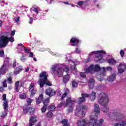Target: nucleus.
Masks as SVG:
<instances>
[{
  "instance_id": "nucleus-3",
  "label": "nucleus",
  "mask_w": 126,
  "mask_h": 126,
  "mask_svg": "<svg viewBox=\"0 0 126 126\" xmlns=\"http://www.w3.org/2000/svg\"><path fill=\"white\" fill-rule=\"evenodd\" d=\"M82 97H80L78 103L79 105L77 106V108L75 110V114L77 117H84L86 112H87V107L83 105H81V103L85 102V98H88L89 97V94H82Z\"/></svg>"
},
{
  "instance_id": "nucleus-13",
  "label": "nucleus",
  "mask_w": 126,
  "mask_h": 126,
  "mask_svg": "<svg viewBox=\"0 0 126 126\" xmlns=\"http://www.w3.org/2000/svg\"><path fill=\"white\" fill-rule=\"evenodd\" d=\"M71 70H72V72L75 75L76 77H79V76H81L82 78H85V77H86L85 73L79 72L77 71V69L74 66L71 67Z\"/></svg>"
},
{
  "instance_id": "nucleus-60",
  "label": "nucleus",
  "mask_w": 126,
  "mask_h": 126,
  "mask_svg": "<svg viewBox=\"0 0 126 126\" xmlns=\"http://www.w3.org/2000/svg\"><path fill=\"white\" fill-rule=\"evenodd\" d=\"M57 95H58V96H61V93H58Z\"/></svg>"
},
{
  "instance_id": "nucleus-46",
  "label": "nucleus",
  "mask_w": 126,
  "mask_h": 126,
  "mask_svg": "<svg viewBox=\"0 0 126 126\" xmlns=\"http://www.w3.org/2000/svg\"><path fill=\"white\" fill-rule=\"evenodd\" d=\"M29 57L30 58H33L34 57V53L33 52H30L29 53Z\"/></svg>"
},
{
  "instance_id": "nucleus-31",
  "label": "nucleus",
  "mask_w": 126,
  "mask_h": 126,
  "mask_svg": "<svg viewBox=\"0 0 126 126\" xmlns=\"http://www.w3.org/2000/svg\"><path fill=\"white\" fill-rule=\"evenodd\" d=\"M44 95L43 94H40L38 98L36 100V104H40L43 101V98Z\"/></svg>"
},
{
  "instance_id": "nucleus-6",
  "label": "nucleus",
  "mask_w": 126,
  "mask_h": 126,
  "mask_svg": "<svg viewBox=\"0 0 126 126\" xmlns=\"http://www.w3.org/2000/svg\"><path fill=\"white\" fill-rule=\"evenodd\" d=\"M110 120L112 121H116V122H119V123L114 124V126H126V121H123L124 119V115L119 113V112L115 111L113 113H110L109 115Z\"/></svg>"
},
{
  "instance_id": "nucleus-51",
  "label": "nucleus",
  "mask_w": 126,
  "mask_h": 126,
  "mask_svg": "<svg viewBox=\"0 0 126 126\" xmlns=\"http://www.w3.org/2000/svg\"><path fill=\"white\" fill-rule=\"evenodd\" d=\"M18 64V63H16V61H14L13 63V67H16V65H17Z\"/></svg>"
},
{
  "instance_id": "nucleus-33",
  "label": "nucleus",
  "mask_w": 126,
  "mask_h": 126,
  "mask_svg": "<svg viewBox=\"0 0 126 126\" xmlns=\"http://www.w3.org/2000/svg\"><path fill=\"white\" fill-rule=\"evenodd\" d=\"M61 123L63 125V126H69V125L68 124V121L65 119H64L61 121Z\"/></svg>"
},
{
  "instance_id": "nucleus-59",
  "label": "nucleus",
  "mask_w": 126,
  "mask_h": 126,
  "mask_svg": "<svg viewBox=\"0 0 126 126\" xmlns=\"http://www.w3.org/2000/svg\"><path fill=\"white\" fill-rule=\"evenodd\" d=\"M33 60H34V61L35 62H37V58H33Z\"/></svg>"
},
{
  "instance_id": "nucleus-28",
  "label": "nucleus",
  "mask_w": 126,
  "mask_h": 126,
  "mask_svg": "<svg viewBox=\"0 0 126 126\" xmlns=\"http://www.w3.org/2000/svg\"><path fill=\"white\" fill-rule=\"evenodd\" d=\"M15 86V90L16 92H19V90L21 87V86H19V81L16 82Z\"/></svg>"
},
{
  "instance_id": "nucleus-17",
  "label": "nucleus",
  "mask_w": 126,
  "mask_h": 126,
  "mask_svg": "<svg viewBox=\"0 0 126 126\" xmlns=\"http://www.w3.org/2000/svg\"><path fill=\"white\" fill-rule=\"evenodd\" d=\"M126 68V63H120L118 67V70L119 73H123L125 71Z\"/></svg>"
},
{
  "instance_id": "nucleus-16",
  "label": "nucleus",
  "mask_w": 126,
  "mask_h": 126,
  "mask_svg": "<svg viewBox=\"0 0 126 126\" xmlns=\"http://www.w3.org/2000/svg\"><path fill=\"white\" fill-rule=\"evenodd\" d=\"M31 11L32 12L33 17H36L37 15L39 14V12L41 11V9L39 7H32L31 9Z\"/></svg>"
},
{
  "instance_id": "nucleus-45",
  "label": "nucleus",
  "mask_w": 126,
  "mask_h": 126,
  "mask_svg": "<svg viewBox=\"0 0 126 126\" xmlns=\"http://www.w3.org/2000/svg\"><path fill=\"white\" fill-rule=\"evenodd\" d=\"M4 57V51L1 50L0 51V57Z\"/></svg>"
},
{
  "instance_id": "nucleus-49",
  "label": "nucleus",
  "mask_w": 126,
  "mask_h": 126,
  "mask_svg": "<svg viewBox=\"0 0 126 126\" xmlns=\"http://www.w3.org/2000/svg\"><path fill=\"white\" fill-rule=\"evenodd\" d=\"M120 54L121 57H124V55H125V52H124L123 50H121L120 51Z\"/></svg>"
},
{
  "instance_id": "nucleus-62",
  "label": "nucleus",
  "mask_w": 126,
  "mask_h": 126,
  "mask_svg": "<svg viewBox=\"0 0 126 126\" xmlns=\"http://www.w3.org/2000/svg\"><path fill=\"white\" fill-rule=\"evenodd\" d=\"M97 0H94V2H96L97 1Z\"/></svg>"
},
{
  "instance_id": "nucleus-39",
  "label": "nucleus",
  "mask_w": 126,
  "mask_h": 126,
  "mask_svg": "<svg viewBox=\"0 0 126 126\" xmlns=\"http://www.w3.org/2000/svg\"><path fill=\"white\" fill-rule=\"evenodd\" d=\"M50 111L52 112V111H54L56 109V107L54 105H50L49 106Z\"/></svg>"
},
{
  "instance_id": "nucleus-43",
  "label": "nucleus",
  "mask_w": 126,
  "mask_h": 126,
  "mask_svg": "<svg viewBox=\"0 0 126 126\" xmlns=\"http://www.w3.org/2000/svg\"><path fill=\"white\" fill-rule=\"evenodd\" d=\"M2 84H3V87H7V84L6 83V80H5L3 82Z\"/></svg>"
},
{
  "instance_id": "nucleus-58",
  "label": "nucleus",
  "mask_w": 126,
  "mask_h": 126,
  "mask_svg": "<svg viewBox=\"0 0 126 126\" xmlns=\"http://www.w3.org/2000/svg\"><path fill=\"white\" fill-rule=\"evenodd\" d=\"M28 70H29V68H27L26 69H25V72H27L28 71Z\"/></svg>"
},
{
  "instance_id": "nucleus-53",
  "label": "nucleus",
  "mask_w": 126,
  "mask_h": 126,
  "mask_svg": "<svg viewBox=\"0 0 126 126\" xmlns=\"http://www.w3.org/2000/svg\"><path fill=\"white\" fill-rule=\"evenodd\" d=\"M26 60V59L23 56L21 58V61L22 62H24Z\"/></svg>"
},
{
  "instance_id": "nucleus-34",
  "label": "nucleus",
  "mask_w": 126,
  "mask_h": 126,
  "mask_svg": "<svg viewBox=\"0 0 126 126\" xmlns=\"http://www.w3.org/2000/svg\"><path fill=\"white\" fill-rule=\"evenodd\" d=\"M72 87H73L74 88H75L77 87V86H78V83H77V82L73 80L72 82Z\"/></svg>"
},
{
  "instance_id": "nucleus-21",
  "label": "nucleus",
  "mask_w": 126,
  "mask_h": 126,
  "mask_svg": "<svg viewBox=\"0 0 126 126\" xmlns=\"http://www.w3.org/2000/svg\"><path fill=\"white\" fill-rule=\"evenodd\" d=\"M34 111V109L29 107L28 106H25L23 107V112L24 114H27V113H28L29 112L30 114H31L32 113V111Z\"/></svg>"
},
{
  "instance_id": "nucleus-25",
  "label": "nucleus",
  "mask_w": 126,
  "mask_h": 126,
  "mask_svg": "<svg viewBox=\"0 0 126 126\" xmlns=\"http://www.w3.org/2000/svg\"><path fill=\"white\" fill-rule=\"evenodd\" d=\"M19 53H22L24 51V46L22 44H19L17 47Z\"/></svg>"
},
{
  "instance_id": "nucleus-4",
  "label": "nucleus",
  "mask_w": 126,
  "mask_h": 126,
  "mask_svg": "<svg viewBox=\"0 0 126 126\" xmlns=\"http://www.w3.org/2000/svg\"><path fill=\"white\" fill-rule=\"evenodd\" d=\"M104 55H106V51L103 50L92 51L89 53L88 59L84 60L83 63H88V62H90V59L93 57H95L94 60L96 62H98L99 63H105L106 60L103 59V56H104Z\"/></svg>"
},
{
  "instance_id": "nucleus-12",
  "label": "nucleus",
  "mask_w": 126,
  "mask_h": 126,
  "mask_svg": "<svg viewBox=\"0 0 126 126\" xmlns=\"http://www.w3.org/2000/svg\"><path fill=\"white\" fill-rule=\"evenodd\" d=\"M3 101H4L3 106L4 107V112H3L1 117L5 118V116L7 115V110H8V103L6 101V94H3Z\"/></svg>"
},
{
  "instance_id": "nucleus-35",
  "label": "nucleus",
  "mask_w": 126,
  "mask_h": 126,
  "mask_svg": "<svg viewBox=\"0 0 126 126\" xmlns=\"http://www.w3.org/2000/svg\"><path fill=\"white\" fill-rule=\"evenodd\" d=\"M81 52V49H80V48L78 47H76L74 51V53L75 54H80Z\"/></svg>"
},
{
  "instance_id": "nucleus-29",
  "label": "nucleus",
  "mask_w": 126,
  "mask_h": 126,
  "mask_svg": "<svg viewBox=\"0 0 126 126\" xmlns=\"http://www.w3.org/2000/svg\"><path fill=\"white\" fill-rule=\"evenodd\" d=\"M116 79V74H113L111 75L108 78V81H110V82H112V81H114Z\"/></svg>"
},
{
  "instance_id": "nucleus-56",
  "label": "nucleus",
  "mask_w": 126,
  "mask_h": 126,
  "mask_svg": "<svg viewBox=\"0 0 126 126\" xmlns=\"http://www.w3.org/2000/svg\"><path fill=\"white\" fill-rule=\"evenodd\" d=\"M46 1H47L48 3H52V0H45Z\"/></svg>"
},
{
  "instance_id": "nucleus-48",
  "label": "nucleus",
  "mask_w": 126,
  "mask_h": 126,
  "mask_svg": "<svg viewBox=\"0 0 126 126\" xmlns=\"http://www.w3.org/2000/svg\"><path fill=\"white\" fill-rule=\"evenodd\" d=\"M24 51H25V52L27 53V54H29V53H30V50H29V49H27L26 48H24Z\"/></svg>"
},
{
  "instance_id": "nucleus-19",
  "label": "nucleus",
  "mask_w": 126,
  "mask_h": 126,
  "mask_svg": "<svg viewBox=\"0 0 126 126\" xmlns=\"http://www.w3.org/2000/svg\"><path fill=\"white\" fill-rule=\"evenodd\" d=\"M71 46H77L79 44V40L77 38H72L70 40Z\"/></svg>"
},
{
  "instance_id": "nucleus-38",
  "label": "nucleus",
  "mask_w": 126,
  "mask_h": 126,
  "mask_svg": "<svg viewBox=\"0 0 126 126\" xmlns=\"http://www.w3.org/2000/svg\"><path fill=\"white\" fill-rule=\"evenodd\" d=\"M63 105H64V102L63 101H61L60 104H59L57 108H62V107H63Z\"/></svg>"
},
{
  "instance_id": "nucleus-2",
  "label": "nucleus",
  "mask_w": 126,
  "mask_h": 126,
  "mask_svg": "<svg viewBox=\"0 0 126 126\" xmlns=\"http://www.w3.org/2000/svg\"><path fill=\"white\" fill-rule=\"evenodd\" d=\"M106 70L108 71H111L112 70V67H100V65L97 64L95 65H91L88 68L85 69V71L86 73H94V72H98V74L97 75V79L99 81H102L104 79V77L106 76Z\"/></svg>"
},
{
  "instance_id": "nucleus-36",
  "label": "nucleus",
  "mask_w": 126,
  "mask_h": 126,
  "mask_svg": "<svg viewBox=\"0 0 126 126\" xmlns=\"http://www.w3.org/2000/svg\"><path fill=\"white\" fill-rule=\"evenodd\" d=\"M47 118H53V113L51 111H49L47 114Z\"/></svg>"
},
{
  "instance_id": "nucleus-8",
  "label": "nucleus",
  "mask_w": 126,
  "mask_h": 126,
  "mask_svg": "<svg viewBox=\"0 0 126 126\" xmlns=\"http://www.w3.org/2000/svg\"><path fill=\"white\" fill-rule=\"evenodd\" d=\"M39 77L40 78L38 82V84H39L40 87H43L45 84L48 85V86H51L52 84L50 81H48V73L46 72H42L39 75Z\"/></svg>"
},
{
  "instance_id": "nucleus-44",
  "label": "nucleus",
  "mask_w": 126,
  "mask_h": 126,
  "mask_svg": "<svg viewBox=\"0 0 126 126\" xmlns=\"http://www.w3.org/2000/svg\"><path fill=\"white\" fill-rule=\"evenodd\" d=\"M7 82L9 84H11L12 83V79L11 78H8Z\"/></svg>"
},
{
  "instance_id": "nucleus-10",
  "label": "nucleus",
  "mask_w": 126,
  "mask_h": 126,
  "mask_svg": "<svg viewBox=\"0 0 126 126\" xmlns=\"http://www.w3.org/2000/svg\"><path fill=\"white\" fill-rule=\"evenodd\" d=\"M75 102H76V100L71 98V97H68L67 98L66 103L65 104V108L69 107V108L68 109V113H72V112H73Z\"/></svg>"
},
{
  "instance_id": "nucleus-37",
  "label": "nucleus",
  "mask_w": 126,
  "mask_h": 126,
  "mask_svg": "<svg viewBox=\"0 0 126 126\" xmlns=\"http://www.w3.org/2000/svg\"><path fill=\"white\" fill-rule=\"evenodd\" d=\"M20 99H22V100H24L25 98H26V95H25V94H22L20 95Z\"/></svg>"
},
{
  "instance_id": "nucleus-32",
  "label": "nucleus",
  "mask_w": 126,
  "mask_h": 126,
  "mask_svg": "<svg viewBox=\"0 0 126 126\" xmlns=\"http://www.w3.org/2000/svg\"><path fill=\"white\" fill-rule=\"evenodd\" d=\"M107 62L109 64H115L117 62L114 59H110L107 60Z\"/></svg>"
},
{
  "instance_id": "nucleus-23",
  "label": "nucleus",
  "mask_w": 126,
  "mask_h": 126,
  "mask_svg": "<svg viewBox=\"0 0 126 126\" xmlns=\"http://www.w3.org/2000/svg\"><path fill=\"white\" fill-rule=\"evenodd\" d=\"M69 79H70V76L69 74H67L63 76V83H67V82L69 81Z\"/></svg>"
},
{
  "instance_id": "nucleus-15",
  "label": "nucleus",
  "mask_w": 126,
  "mask_h": 126,
  "mask_svg": "<svg viewBox=\"0 0 126 126\" xmlns=\"http://www.w3.org/2000/svg\"><path fill=\"white\" fill-rule=\"evenodd\" d=\"M29 90L30 92H32L30 94L31 97H33L34 94H36V92H37V89L35 88V84H31L30 85Z\"/></svg>"
},
{
  "instance_id": "nucleus-14",
  "label": "nucleus",
  "mask_w": 126,
  "mask_h": 126,
  "mask_svg": "<svg viewBox=\"0 0 126 126\" xmlns=\"http://www.w3.org/2000/svg\"><path fill=\"white\" fill-rule=\"evenodd\" d=\"M51 98L50 97L47 98L43 102L44 106L41 108L42 113H45L46 111H47V109H48V105L49 103H50V99Z\"/></svg>"
},
{
  "instance_id": "nucleus-54",
  "label": "nucleus",
  "mask_w": 126,
  "mask_h": 126,
  "mask_svg": "<svg viewBox=\"0 0 126 126\" xmlns=\"http://www.w3.org/2000/svg\"><path fill=\"white\" fill-rule=\"evenodd\" d=\"M3 23V22H2L1 20H0V27H1V26H2Z\"/></svg>"
},
{
  "instance_id": "nucleus-11",
  "label": "nucleus",
  "mask_w": 126,
  "mask_h": 126,
  "mask_svg": "<svg viewBox=\"0 0 126 126\" xmlns=\"http://www.w3.org/2000/svg\"><path fill=\"white\" fill-rule=\"evenodd\" d=\"M9 63V58H6L3 65H2V67L0 69V75H3V74L5 73L6 70H7V68H8Z\"/></svg>"
},
{
  "instance_id": "nucleus-42",
  "label": "nucleus",
  "mask_w": 126,
  "mask_h": 126,
  "mask_svg": "<svg viewBox=\"0 0 126 126\" xmlns=\"http://www.w3.org/2000/svg\"><path fill=\"white\" fill-rule=\"evenodd\" d=\"M66 96H67V93H65L63 94L62 95L61 97L62 100H63V99L65 98Z\"/></svg>"
},
{
  "instance_id": "nucleus-61",
  "label": "nucleus",
  "mask_w": 126,
  "mask_h": 126,
  "mask_svg": "<svg viewBox=\"0 0 126 126\" xmlns=\"http://www.w3.org/2000/svg\"><path fill=\"white\" fill-rule=\"evenodd\" d=\"M13 126H17V123H15V124Z\"/></svg>"
},
{
  "instance_id": "nucleus-64",
  "label": "nucleus",
  "mask_w": 126,
  "mask_h": 126,
  "mask_svg": "<svg viewBox=\"0 0 126 126\" xmlns=\"http://www.w3.org/2000/svg\"><path fill=\"white\" fill-rule=\"evenodd\" d=\"M71 6H72V7H73V6H74V5H71Z\"/></svg>"
},
{
  "instance_id": "nucleus-50",
  "label": "nucleus",
  "mask_w": 126,
  "mask_h": 126,
  "mask_svg": "<svg viewBox=\"0 0 126 126\" xmlns=\"http://www.w3.org/2000/svg\"><path fill=\"white\" fill-rule=\"evenodd\" d=\"M14 35H15V30L12 31L11 34V37H13V36H14Z\"/></svg>"
},
{
  "instance_id": "nucleus-57",
  "label": "nucleus",
  "mask_w": 126,
  "mask_h": 126,
  "mask_svg": "<svg viewBox=\"0 0 126 126\" xmlns=\"http://www.w3.org/2000/svg\"><path fill=\"white\" fill-rule=\"evenodd\" d=\"M63 3H64V4H67L68 5H69L68 2H64Z\"/></svg>"
},
{
  "instance_id": "nucleus-20",
  "label": "nucleus",
  "mask_w": 126,
  "mask_h": 126,
  "mask_svg": "<svg viewBox=\"0 0 126 126\" xmlns=\"http://www.w3.org/2000/svg\"><path fill=\"white\" fill-rule=\"evenodd\" d=\"M36 122H37V118H36V117H32L30 118L28 126H34Z\"/></svg>"
},
{
  "instance_id": "nucleus-26",
  "label": "nucleus",
  "mask_w": 126,
  "mask_h": 126,
  "mask_svg": "<svg viewBox=\"0 0 126 126\" xmlns=\"http://www.w3.org/2000/svg\"><path fill=\"white\" fill-rule=\"evenodd\" d=\"M90 98L91 101H94L96 99V92H92L90 95Z\"/></svg>"
},
{
  "instance_id": "nucleus-30",
  "label": "nucleus",
  "mask_w": 126,
  "mask_h": 126,
  "mask_svg": "<svg viewBox=\"0 0 126 126\" xmlns=\"http://www.w3.org/2000/svg\"><path fill=\"white\" fill-rule=\"evenodd\" d=\"M78 5L77 7H81L83 5H87V2L79 1L78 2Z\"/></svg>"
},
{
  "instance_id": "nucleus-22",
  "label": "nucleus",
  "mask_w": 126,
  "mask_h": 126,
  "mask_svg": "<svg viewBox=\"0 0 126 126\" xmlns=\"http://www.w3.org/2000/svg\"><path fill=\"white\" fill-rule=\"evenodd\" d=\"M69 63L71 65L70 68H71V67H73V66L76 68V65H78L80 63L78 61L74 62L72 60H69Z\"/></svg>"
},
{
  "instance_id": "nucleus-40",
  "label": "nucleus",
  "mask_w": 126,
  "mask_h": 126,
  "mask_svg": "<svg viewBox=\"0 0 126 126\" xmlns=\"http://www.w3.org/2000/svg\"><path fill=\"white\" fill-rule=\"evenodd\" d=\"M50 54L52 55V56H55V57H59L58 53H57L56 52L50 51Z\"/></svg>"
},
{
  "instance_id": "nucleus-41",
  "label": "nucleus",
  "mask_w": 126,
  "mask_h": 126,
  "mask_svg": "<svg viewBox=\"0 0 126 126\" xmlns=\"http://www.w3.org/2000/svg\"><path fill=\"white\" fill-rule=\"evenodd\" d=\"M32 101L33 100H31V99L28 98L27 99V102L28 105H31V103H32Z\"/></svg>"
},
{
  "instance_id": "nucleus-18",
  "label": "nucleus",
  "mask_w": 126,
  "mask_h": 126,
  "mask_svg": "<svg viewBox=\"0 0 126 126\" xmlns=\"http://www.w3.org/2000/svg\"><path fill=\"white\" fill-rule=\"evenodd\" d=\"M45 93L47 96H49V97H53V96L56 94V91H55V90L52 88H49L46 90Z\"/></svg>"
},
{
  "instance_id": "nucleus-63",
  "label": "nucleus",
  "mask_w": 126,
  "mask_h": 126,
  "mask_svg": "<svg viewBox=\"0 0 126 126\" xmlns=\"http://www.w3.org/2000/svg\"><path fill=\"white\" fill-rule=\"evenodd\" d=\"M97 7H98L99 8V4L97 5Z\"/></svg>"
},
{
  "instance_id": "nucleus-5",
  "label": "nucleus",
  "mask_w": 126,
  "mask_h": 126,
  "mask_svg": "<svg viewBox=\"0 0 126 126\" xmlns=\"http://www.w3.org/2000/svg\"><path fill=\"white\" fill-rule=\"evenodd\" d=\"M50 71L53 75H57V76L61 77L63 76L64 71L65 72H68L69 69L66 65L63 64H61L52 66Z\"/></svg>"
},
{
  "instance_id": "nucleus-27",
  "label": "nucleus",
  "mask_w": 126,
  "mask_h": 126,
  "mask_svg": "<svg viewBox=\"0 0 126 126\" xmlns=\"http://www.w3.org/2000/svg\"><path fill=\"white\" fill-rule=\"evenodd\" d=\"M22 71V67L21 66H19L16 68V70L14 72V74L15 75H17L19 72Z\"/></svg>"
},
{
  "instance_id": "nucleus-24",
  "label": "nucleus",
  "mask_w": 126,
  "mask_h": 126,
  "mask_svg": "<svg viewBox=\"0 0 126 126\" xmlns=\"http://www.w3.org/2000/svg\"><path fill=\"white\" fill-rule=\"evenodd\" d=\"M94 83H95V80H94L93 78L90 79L88 82L89 88H93L94 86Z\"/></svg>"
},
{
  "instance_id": "nucleus-7",
  "label": "nucleus",
  "mask_w": 126,
  "mask_h": 126,
  "mask_svg": "<svg viewBox=\"0 0 126 126\" xmlns=\"http://www.w3.org/2000/svg\"><path fill=\"white\" fill-rule=\"evenodd\" d=\"M99 99L98 103L102 106V111L103 113H108L109 112V108L108 107V103H109V98L105 93H102L99 94Z\"/></svg>"
},
{
  "instance_id": "nucleus-52",
  "label": "nucleus",
  "mask_w": 126,
  "mask_h": 126,
  "mask_svg": "<svg viewBox=\"0 0 126 126\" xmlns=\"http://www.w3.org/2000/svg\"><path fill=\"white\" fill-rule=\"evenodd\" d=\"M20 19V18L19 17H17V18H16L15 19V22H18V21H19Z\"/></svg>"
},
{
  "instance_id": "nucleus-47",
  "label": "nucleus",
  "mask_w": 126,
  "mask_h": 126,
  "mask_svg": "<svg viewBox=\"0 0 126 126\" xmlns=\"http://www.w3.org/2000/svg\"><path fill=\"white\" fill-rule=\"evenodd\" d=\"M28 17L30 18V21H29L30 24H32V23H33V19L31 18L30 17V16H29V15H28Z\"/></svg>"
},
{
  "instance_id": "nucleus-55",
  "label": "nucleus",
  "mask_w": 126,
  "mask_h": 126,
  "mask_svg": "<svg viewBox=\"0 0 126 126\" xmlns=\"http://www.w3.org/2000/svg\"><path fill=\"white\" fill-rule=\"evenodd\" d=\"M4 91V88L2 87H0V91Z\"/></svg>"
},
{
  "instance_id": "nucleus-1",
  "label": "nucleus",
  "mask_w": 126,
  "mask_h": 126,
  "mask_svg": "<svg viewBox=\"0 0 126 126\" xmlns=\"http://www.w3.org/2000/svg\"><path fill=\"white\" fill-rule=\"evenodd\" d=\"M94 113H91L90 116L89 122L86 121L85 119H83L82 121L78 120L77 125L78 126H102L103 122H104V119H100L98 123V120L97 119V117L98 116L96 114H99L100 113V107H99V105L97 104H94Z\"/></svg>"
},
{
  "instance_id": "nucleus-9",
  "label": "nucleus",
  "mask_w": 126,
  "mask_h": 126,
  "mask_svg": "<svg viewBox=\"0 0 126 126\" xmlns=\"http://www.w3.org/2000/svg\"><path fill=\"white\" fill-rule=\"evenodd\" d=\"M9 41L13 43L14 42V38L12 37L8 38V37L5 36H1L0 37V48L6 47Z\"/></svg>"
}]
</instances>
